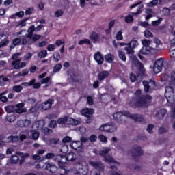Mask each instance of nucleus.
Segmentation results:
<instances>
[{
    "instance_id": "nucleus-58",
    "label": "nucleus",
    "mask_w": 175,
    "mask_h": 175,
    "mask_svg": "<svg viewBox=\"0 0 175 175\" xmlns=\"http://www.w3.org/2000/svg\"><path fill=\"white\" fill-rule=\"evenodd\" d=\"M27 75H28L27 70H23L21 72L18 74V76L24 77V76H27Z\"/></svg>"
},
{
    "instance_id": "nucleus-60",
    "label": "nucleus",
    "mask_w": 175,
    "mask_h": 175,
    "mask_svg": "<svg viewBox=\"0 0 175 175\" xmlns=\"http://www.w3.org/2000/svg\"><path fill=\"white\" fill-rule=\"evenodd\" d=\"M152 129H154V125L153 124H148V128L146 129L147 132H148V133H152Z\"/></svg>"
},
{
    "instance_id": "nucleus-21",
    "label": "nucleus",
    "mask_w": 175,
    "mask_h": 175,
    "mask_svg": "<svg viewBox=\"0 0 175 175\" xmlns=\"http://www.w3.org/2000/svg\"><path fill=\"white\" fill-rule=\"evenodd\" d=\"M44 166H45V169H46L47 170H49L51 173H55H55H57L55 172L58 170V168H57V166H55V165L53 163H45Z\"/></svg>"
},
{
    "instance_id": "nucleus-14",
    "label": "nucleus",
    "mask_w": 175,
    "mask_h": 175,
    "mask_svg": "<svg viewBox=\"0 0 175 175\" xmlns=\"http://www.w3.org/2000/svg\"><path fill=\"white\" fill-rule=\"evenodd\" d=\"M25 36H22L20 38H16L13 40L14 46H18V44H27V39H25Z\"/></svg>"
},
{
    "instance_id": "nucleus-28",
    "label": "nucleus",
    "mask_w": 175,
    "mask_h": 175,
    "mask_svg": "<svg viewBox=\"0 0 175 175\" xmlns=\"http://www.w3.org/2000/svg\"><path fill=\"white\" fill-rule=\"evenodd\" d=\"M53 103L54 101L52 99H49L46 102L42 103V109H43V110H49V109L51 108V105Z\"/></svg>"
},
{
    "instance_id": "nucleus-51",
    "label": "nucleus",
    "mask_w": 175,
    "mask_h": 175,
    "mask_svg": "<svg viewBox=\"0 0 175 175\" xmlns=\"http://www.w3.org/2000/svg\"><path fill=\"white\" fill-rule=\"evenodd\" d=\"M130 59H131V61H133V64H139V65H142V64L139 63L138 60H137L136 56L135 55L131 54V55L130 56Z\"/></svg>"
},
{
    "instance_id": "nucleus-54",
    "label": "nucleus",
    "mask_w": 175,
    "mask_h": 175,
    "mask_svg": "<svg viewBox=\"0 0 175 175\" xmlns=\"http://www.w3.org/2000/svg\"><path fill=\"white\" fill-rule=\"evenodd\" d=\"M98 139L103 143H107V137H106V136H105L103 135H99Z\"/></svg>"
},
{
    "instance_id": "nucleus-33",
    "label": "nucleus",
    "mask_w": 175,
    "mask_h": 175,
    "mask_svg": "<svg viewBox=\"0 0 175 175\" xmlns=\"http://www.w3.org/2000/svg\"><path fill=\"white\" fill-rule=\"evenodd\" d=\"M5 110L7 113H10L16 111V107L12 105H9L5 107Z\"/></svg>"
},
{
    "instance_id": "nucleus-25",
    "label": "nucleus",
    "mask_w": 175,
    "mask_h": 175,
    "mask_svg": "<svg viewBox=\"0 0 175 175\" xmlns=\"http://www.w3.org/2000/svg\"><path fill=\"white\" fill-rule=\"evenodd\" d=\"M28 136L29 139H32V140H38L39 139V132L35 131V130H31L28 133Z\"/></svg>"
},
{
    "instance_id": "nucleus-39",
    "label": "nucleus",
    "mask_w": 175,
    "mask_h": 175,
    "mask_svg": "<svg viewBox=\"0 0 175 175\" xmlns=\"http://www.w3.org/2000/svg\"><path fill=\"white\" fill-rule=\"evenodd\" d=\"M38 58H46L47 57V51L46 50H42L38 53Z\"/></svg>"
},
{
    "instance_id": "nucleus-13",
    "label": "nucleus",
    "mask_w": 175,
    "mask_h": 175,
    "mask_svg": "<svg viewBox=\"0 0 175 175\" xmlns=\"http://www.w3.org/2000/svg\"><path fill=\"white\" fill-rule=\"evenodd\" d=\"M29 125H31V120H19L16 123V126L18 128H27Z\"/></svg>"
},
{
    "instance_id": "nucleus-9",
    "label": "nucleus",
    "mask_w": 175,
    "mask_h": 175,
    "mask_svg": "<svg viewBox=\"0 0 175 175\" xmlns=\"http://www.w3.org/2000/svg\"><path fill=\"white\" fill-rule=\"evenodd\" d=\"M90 165L96 169L98 172H94V175H100V172L105 170V165L102 164L100 161H92L89 162Z\"/></svg>"
},
{
    "instance_id": "nucleus-34",
    "label": "nucleus",
    "mask_w": 175,
    "mask_h": 175,
    "mask_svg": "<svg viewBox=\"0 0 175 175\" xmlns=\"http://www.w3.org/2000/svg\"><path fill=\"white\" fill-rule=\"evenodd\" d=\"M110 151H111V149H110V148L105 147L102 148V150L99 152V154L102 157H105V155H107V154H109Z\"/></svg>"
},
{
    "instance_id": "nucleus-4",
    "label": "nucleus",
    "mask_w": 175,
    "mask_h": 175,
    "mask_svg": "<svg viewBox=\"0 0 175 175\" xmlns=\"http://www.w3.org/2000/svg\"><path fill=\"white\" fill-rule=\"evenodd\" d=\"M153 47L150 46H143V48L140 50L141 54H148L151 50H157V51H159L161 50V41L158 40L157 38H154L153 40Z\"/></svg>"
},
{
    "instance_id": "nucleus-1",
    "label": "nucleus",
    "mask_w": 175,
    "mask_h": 175,
    "mask_svg": "<svg viewBox=\"0 0 175 175\" xmlns=\"http://www.w3.org/2000/svg\"><path fill=\"white\" fill-rule=\"evenodd\" d=\"M140 95H142V90H137L135 92L137 99L133 98L130 103V106H131V107H147V106L151 103L152 96L148 95L145 97H139Z\"/></svg>"
},
{
    "instance_id": "nucleus-59",
    "label": "nucleus",
    "mask_w": 175,
    "mask_h": 175,
    "mask_svg": "<svg viewBox=\"0 0 175 175\" xmlns=\"http://www.w3.org/2000/svg\"><path fill=\"white\" fill-rule=\"evenodd\" d=\"M33 12V8H29L26 9L25 13L27 16H29V14H32Z\"/></svg>"
},
{
    "instance_id": "nucleus-64",
    "label": "nucleus",
    "mask_w": 175,
    "mask_h": 175,
    "mask_svg": "<svg viewBox=\"0 0 175 175\" xmlns=\"http://www.w3.org/2000/svg\"><path fill=\"white\" fill-rule=\"evenodd\" d=\"M57 126V122L55 120H52L49 123V128H55Z\"/></svg>"
},
{
    "instance_id": "nucleus-20",
    "label": "nucleus",
    "mask_w": 175,
    "mask_h": 175,
    "mask_svg": "<svg viewBox=\"0 0 175 175\" xmlns=\"http://www.w3.org/2000/svg\"><path fill=\"white\" fill-rule=\"evenodd\" d=\"M55 161L58 162L59 166L64 165V164L66 163V159L65 158V156L61 154L56 155Z\"/></svg>"
},
{
    "instance_id": "nucleus-30",
    "label": "nucleus",
    "mask_w": 175,
    "mask_h": 175,
    "mask_svg": "<svg viewBox=\"0 0 175 175\" xmlns=\"http://www.w3.org/2000/svg\"><path fill=\"white\" fill-rule=\"evenodd\" d=\"M82 116H84V117H88L90 118L92 114H94V109H90V108H86L81 111Z\"/></svg>"
},
{
    "instance_id": "nucleus-23",
    "label": "nucleus",
    "mask_w": 175,
    "mask_h": 175,
    "mask_svg": "<svg viewBox=\"0 0 175 175\" xmlns=\"http://www.w3.org/2000/svg\"><path fill=\"white\" fill-rule=\"evenodd\" d=\"M70 146L74 150H76L77 151H80V150H81V147H83V144L80 141H74L70 144Z\"/></svg>"
},
{
    "instance_id": "nucleus-52",
    "label": "nucleus",
    "mask_w": 175,
    "mask_h": 175,
    "mask_svg": "<svg viewBox=\"0 0 175 175\" xmlns=\"http://www.w3.org/2000/svg\"><path fill=\"white\" fill-rule=\"evenodd\" d=\"M11 161L12 163H17L19 161V158L17 155H12L11 157Z\"/></svg>"
},
{
    "instance_id": "nucleus-7",
    "label": "nucleus",
    "mask_w": 175,
    "mask_h": 175,
    "mask_svg": "<svg viewBox=\"0 0 175 175\" xmlns=\"http://www.w3.org/2000/svg\"><path fill=\"white\" fill-rule=\"evenodd\" d=\"M102 132H109L113 133L117 131V126L114 123H107L103 124L99 128Z\"/></svg>"
},
{
    "instance_id": "nucleus-35",
    "label": "nucleus",
    "mask_w": 175,
    "mask_h": 175,
    "mask_svg": "<svg viewBox=\"0 0 175 175\" xmlns=\"http://www.w3.org/2000/svg\"><path fill=\"white\" fill-rule=\"evenodd\" d=\"M105 61L108 62L109 64H111L113 61H114V56L110 53L107 54L105 56Z\"/></svg>"
},
{
    "instance_id": "nucleus-63",
    "label": "nucleus",
    "mask_w": 175,
    "mask_h": 175,
    "mask_svg": "<svg viewBox=\"0 0 175 175\" xmlns=\"http://www.w3.org/2000/svg\"><path fill=\"white\" fill-rule=\"evenodd\" d=\"M48 51H54L55 50V45L54 44H49L47 47Z\"/></svg>"
},
{
    "instance_id": "nucleus-26",
    "label": "nucleus",
    "mask_w": 175,
    "mask_h": 175,
    "mask_svg": "<svg viewBox=\"0 0 175 175\" xmlns=\"http://www.w3.org/2000/svg\"><path fill=\"white\" fill-rule=\"evenodd\" d=\"M90 38L93 43H99L100 42V36L98 33H92Z\"/></svg>"
},
{
    "instance_id": "nucleus-18",
    "label": "nucleus",
    "mask_w": 175,
    "mask_h": 175,
    "mask_svg": "<svg viewBox=\"0 0 175 175\" xmlns=\"http://www.w3.org/2000/svg\"><path fill=\"white\" fill-rule=\"evenodd\" d=\"M69 173V170H68V167L66 166L61 165L59 166V168L57 170V172L54 174L53 175H66Z\"/></svg>"
},
{
    "instance_id": "nucleus-57",
    "label": "nucleus",
    "mask_w": 175,
    "mask_h": 175,
    "mask_svg": "<svg viewBox=\"0 0 175 175\" xmlns=\"http://www.w3.org/2000/svg\"><path fill=\"white\" fill-rule=\"evenodd\" d=\"M69 142H72V137L69 136H66L62 139L63 143H69Z\"/></svg>"
},
{
    "instance_id": "nucleus-19",
    "label": "nucleus",
    "mask_w": 175,
    "mask_h": 175,
    "mask_svg": "<svg viewBox=\"0 0 175 175\" xmlns=\"http://www.w3.org/2000/svg\"><path fill=\"white\" fill-rule=\"evenodd\" d=\"M94 59L98 65H102V64H103V61H105V59L103 58V56H102V54H100V52L96 53L94 55Z\"/></svg>"
},
{
    "instance_id": "nucleus-48",
    "label": "nucleus",
    "mask_w": 175,
    "mask_h": 175,
    "mask_svg": "<svg viewBox=\"0 0 175 175\" xmlns=\"http://www.w3.org/2000/svg\"><path fill=\"white\" fill-rule=\"evenodd\" d=\"M144 8V5H139L137 10V12H133V14H134V16H138V14H142V12H143L142 10V9H143Z\"/></svg>"
},
{
    "instance_id": "nucleus-29",
    "label": "nucleus",
    "mask_w": 175,
    "mask_h": 175,
    "mask_svg": "<svg viewBox=\"0 0 175 175\" xmlns=\"http://www.w3.org/2000/svg\"><path fill=\"white\" fill-rule=\"evenodd\" d=\"M44 126V120H38L35 122L33 124V128L35 129H43V127Z\"/></svg>"
},
{
    "instance_id": "nucleus-47",
    "label": "nucleus",
    "mask_w": 175,
    "mask_h": 175,
    "mask_svg": "<svg viewBox=\"0 0 175 175\" xmlns=\"http://www.w3.org/2000/svg\"><path fill=\"white\" fill-rule=\"evenodd\" d=\"M157 5H158V0H152L147 4V6L149 8H154V6H157Z\"/></svg>"
},
{
    "instance_id": "nucleus-37",
    "label": "nucleus",
    "mask_w": 175,
    "mask_h": 175,
    "mask_svg": "<svg viewBox=\"0 0 175 175\" xmlns=\"http://www.w3.org/2000/svg\"><path fill=\"white\" fill-rule=\"evenodd\" d=\"M134 16L135 14H133V12L130 13L127 16L125 17L126 23H133Z\"/></svg>"
},
{
    "instance_id": "nucleus-45",
    "label": "nucleus",
    "mask_w": 175,
    "mask_h": 175,
    "mask_svg": "<svg viewBox=\"0 0 175 175\" xmlns=\"http://www.w3.org/2000/svg\"><path fill=\"white\" fill-rule=\"evenodd\" d=\"M68 151H69V148L68 147L67 145H63L61 147L60 152H62L63 154H66V152H68Z\"/></svg>"
},
{
    "instance_id": "nucleus-55",
    "label": "nucleus",
    "mask_w": 175,
    "mask_h": 175,
    "mask_svg": "<svg viewBox=\"0 0 175 175\" xmlns=\"http://www.w3.org/2000/svg\"><path fill=\"white\" fill-rule=\"evenodd\" d=\"M32 53H27L24 57H23V61H29L31 58H32Z\"/></svg>"
},
{
    "instance_id": "nucleus-15",
    "label": "nucleus",
    "mask_w": 175,
    "mask_h": 175,
    "mask_svg": "<svg viewBox=\"0 0 175 175\" xmlns=\"http://www.w3.org/2000/svg\"><path fill=\"white\" fill-rule=\"evenodd\" d=\"M105 162H109V163L115 165H111V169H116V166H120V163L114 160V159H113L112 157L111 156H107L105 157Z\"/></svg>"
},
{
    "instance_id": "nucleus-3",
    "label": "nucleus",
    "mask_w": 175,
    "mask_h": 175,
    "mask_svg": "<svg viewBox=\"0 0 175 175\" xmlns=\"http://www.w3.org/2000/svg\"><path fill=\"white\" fill-rule=\"evenodd\" d=\"M126 117L128 118L133 120V121H137L138 122H142V121L144 120V118H143V115L131 114V113L126 111L117 112L113 114V118H115V120H117V121L124 122Z\"/></svg>"
},
{
    "instance_id": "nucleus-42",
    "label": "nucleus",
    "mask_w": 175,
    "mask_h": 175,
    "mask_svg": "<svg viewBox=\"0 0 175 175\" xmlns=\"http://www.w3.org/2000/svg\"><path fill=\"white\" fill-rule=\"evenodd\" d=\"M53 57L55 62H59V59H61V55H59V52H56L55 54H53Z\"/></svg>"
},
{
    "instance_id": "nucleus-22",
    "label": "nucleus",
    "mask_w": 175,
    "mask_h": 175,
    "mask_svg": "<svg viewBox=\"0 0 175 175\" xmlns=\"http://www.w3.org/2000/svg\"><path fill=\"white\" fill-rule=\"evenodd\" d=\"M77 158V156L76 155V154L73 152H70L65 156L66 163L76 161Z\"/></svg>"
},
{
    "instance_id": "nucleus-43",
    "label": "nucleus",
    "mask_w": 175,
    "mask_h": 175,
    "mask_svg": "<svg viewBox=\"0 0 175 175\" xmlns=\"http://www.w3.org/2000/svg\"><path fill=\"white\" fill-rule=\"evenodd\" d=\"M61 69H62V65L61 64H56L53 68V73H58Z\"/></svg>"
},
{
    "instance_id": "nucleus-53",
    "label": "nucleus",
    "mask_w": 175,
    "mask_h": 175,
    "mask_svg": "<svg viewBox=\"0 0 175 175\" xmlns=\"http://www.w3.org/2000/svg\"><path fill=\"white\" fill-rule=\"evenodd\" d=\"M163 14L164 16H170V10L167 8H164L163 9Z\"/></svg>"
},
{
    "instance_id": "nucleus-31",
    "label": "nucleus",
    "mask_w": 175,
    "mask_h": 175,
    "mask_svg": "<svg viewBox=\"0 0 175 175\" xmlns=\"http://www.w3.org/2000/svg\"><path fill=\"white\" fill-rule=\"evenodd\" d=\"M167 111L165 109H161L157 112V114L156 115V117L157 118V120H162L163 117H165V115L166 114Z\"/></svg>"
},
{
    "instance_id": "nucleus-38",
    "label": "nucleus",
    "mask_w": 175,
    "mask_h": 175,
    "mask_svg": "<svg viewBox=\"0 0 175 175\" xmlns=\"http://www.w3.org/2000/svg\"><path fill=\"white\" fill-rule=\"evenodd\" d=\"M6 120L8 122H14L16 121V116L14 114L7 115Z\"/></svg>"
},
{
    "instance_id": "nucleus-44",
    "label": "nucleus",
    "mask_w": 175,
    "mask_h": 175,
    "mask_svg": "<svg viewBox=\"0 0 175 175\" xmlns=\"http://www.w3.org/2000/svg\"><path fill=\"white\" fill-rule=\"evenodd\" d=\"M36 81V79H32L29 83L28 82L23 83L22 85H23L24 87H28L29 85L31 87V86L33 85V83H35Z\"/></svg>"
},
{
    "instance_id": "nucleus-8",
    "label": "nucleus",
    "mask_w": 175,
    "mask_h": 175,
    "mask_svg": "<svg viewBox=\"0 0 175 175\" xmlns=\"http://www.w3.org/2000/svg\"><path fill=\"white\" fill-rule=\"evenodd\" d=\"M35 26H31L27 31V34L25 35L26 38H28L29 39L31 38V40L33 42H36L37 40H39L42 38V36L39 34L33 35V32H35Z\"/></svg>"
},
{
    "instance_id": "nucleus-41",
    "label": "nucleus",
    "mask_w": 175,
    "mask_h": 175,
    "mask_svg": "<svg viewBox=\"0 0 175 175\" xmlns=\"http://www.w3.org/2000/svg\"><path fill=\"white\" fill-rule=\"evenodd\" d=\"M129 44L132 49H136L139 46V42L136 40H132Z\"/></svg>"
},
{
    "instance_id": "nucleus-36",
    "label": "nucleus",
    "mask_w": 175,
    "mask_h": 175,
    "mask_svg": "<svg viewBox=\"0 0 175 175\" xmlns=\"http://www.w3.org/2000/svg\"><path fill=\"white\" fill-rule=\"evenodd\" d=\"M8 143H16V142H18V136L17 135H12L8 138Z\"/></svg>"
},
{
    "instance_id": "nucleus-61",
    "label": "nucleus",
    "mask_w": 175,
    "mask_h": 175,
    "mask_svg": "<svg viewBox=\"0 0 175 175\" xmlns=\"http://www.w3.org/2000/svg\"><path fill=\"white\" fill-rule=\"evenodd\" d=\"M62 14H64V12H62L61 10H58L55 12V17H61Z\"/></svg>"
},
{
    "instance_id": "nucleus-32",
    "label": "nucleus",
    "mask_w": 175,
    "mask_h": 175,
    "mask_svg": "<svg viewBox=\"0 0 175 175\" xmlns=\"http://www.w3.org/2000/svg\"><path fill=\"white\" fill-rule=\"evenodd\" d=\"M109 75H110L109 71H101L98 74V79L99 80H105L107 77V76H109Z\"/></svg>"
},
{
    "instance_id": "nucleus-6",
    "label": "nucleus",
    "mask_w": 175,
    "mask_h": 175,
    "mask_svg": "<svg viewBox=\"0 0 175 175\" xmlns=\"http://www.w3.org/2000/svg\"><path fill=\"white\" fill-rule=\"evenodd\" d=\"M167 65V62L165 61L163 58L161 57L156 60L153 66V72L156 75L159 73L165 66Z\"/></svg>"
},
{
    "instance_id": "nucleus-12",
    "label": "nucleus",
    "mask_w": 175,
    "mask_h": 175,
    "mask_svg": "<svg viewBox=\"0 0 175 175\" xmlns=\"http://www.w3.org/2000/svg\"><path fill=\"white\" fill-rule=\"evenodd\" d=\"M12 65L15 69H23V68H25V66H27V63L25 62H21V59H18L13 61Z\"/></svg>"
},
{
    "instance_id": "nucleus-56",
    "label": "nucleus",
    "mask_w": 175,
    "mask_h": 175,
    "mask_svg": "<svg viewBox=\"0 0 175 175\" xmlns=\"http://www.w3.org/2000/svg\"><path fill=\"white\" fill-rule=\"evenodd\" d=\"M8 44H9V40H5L3 42V40L0 39V49L1 47H3V46H8Z\"/></svg>"
},
{
    "instance_id": "nucleus-11",
    "label": "nucleus",
    "mask_w": 175,
    "mask_h": 175,
    "mask_svg": "<svg viewBox=\"0 0 175 175\" xmlns=\"http://www.w3.org/2000/svg\"><path fill=\"white\" fill-rule=\"evenodd\" d=\"M75 175H90L91 174V172L90 173V170L88 165H86L85 167H76L75 170L74 172Z\"/></svg>"
},
{
    "instance_id": "nucleus-2",
    "label": "nucleus",
    "mask_w": 175,
    "mask_h": 175,
    "mask_svg": "<svg viewBox=\"0 0 175 175\" xmlns=\"http://www.w3.org/2000/svg\"><path fill=\"white\" fill-rule=\"evenodd\" d=\"M175 90V72L171 73L170 79L168 81V86L165 88V96L170 105L174 103Z\"/></svg>"
},
{
    "instance_id": "nucleus-27",
    "label": "nucleus",
    "mask_w": 175,
    "mask_h": 175,
    "mask_svg": "<svg viewBox=\"0 0 175 175\" xmlns=\"http://www.w3.org/2000/svg\"><path fill=\"white\" fill-rule=\"evenodd\" d=\"M16 155H18L20 158L21 159L19 161V165H23L24 161H25L26 158H28L29 157V154L28 153H23L21 152H16Z\"/></svg>"
},
{
    "instance_id": "nucleus-16",
    "label": "nucleus",
    "mask_w": 175,
    "mask_h": 175,
    "mask_svg": "<svg viewBox=\"0 0 175 175\" xmlns=\"http://www.w3.org/2000/svg\"><path fill=\"white\" fill-rule=\"evenodd\" d=\"M132 152H133L134 157H141V155H143L144 154L142 147L137 145H135L133 147Z\"/></svg>"
},
{
    "instance_id": "nucleus-5",
    "label": "nucleus",
    "mask_w": 175,
    "mask_h": 175,
    "mask_svg": "<svg viewBox=\"0 0 175 175\" xmlns=\"http://www.w3.org/2000/svg\"><path fill=\"white\" fill-rule=\"evenodd\" d=\"M59 125H80V121L65 116L57 120Z\"/></svg>"
},
{
    "instance_id": "nucleus-46",
    "label": "nucleus",
    "mask_w": 175,
    "mask_h": 175,
    "mask_svg": "<svg viewBox=\"0 0 175 175\" xmlns=\"http://www.w3.org/2000/svg\"><path fill=\"white\" fill-rule=\"evenodd\" d=\"M12 90L15 92L20 93L21 92V91H23V87H21V85H15L13 87Z\"/></svg>"
},
{
    "instance_id": "nucleus-50",
    "label": "nucleus",
    "mask_w": 175,
    "mask_h": 175,
    "mask_svg": "<svg viewBox=\"0 0 175 175\" xmlns=\"http://www.w3.org/2000/svg\"><path fill=\"white\" fill-rule=\"evenodd\" d=\"M142 43L144 47H149L150 44H151V42L146 39L142 40Z\"/></svg>"
},
{
    "instance_id": "nucleus-24",
    "label": "nucleus",
    "mask_w": 175,
    "mask_h": 175,
    "mask_svg": "<svg viewBox=\"0 0 175 175\" xmlns=\"http://www.w3.org/2000/svg\"><path fill=\"white\" fill-rule=\"evenodd\" d=\"M16 107H17V109H15V111L18 114H23V113H27V109L23 108L24 107V103H18L16 105Z\"/></svg>"
},
{
    "instance_id": "nucleus-10",
    "label": "nucleus",
    "mask_w": 175,
    "mask_h": 175,
    "mask_svg": "<svg viewBox=\"0 0 175 175\" xmlns=\"http://www.w3.org/2000/svg\"><path fill=\"white\" fill-rule=\"evenodd\" d=\"M142 84L144 87L145 92H150V90H155L157 88V83L152 80H150L149 82L144 81Z\"/></svg>"
},
{
    "instance_id": "nucleus-40",
    "label": "nucleus",
    "mask_w": 175,
    "mask_h": 175,
    "mask_svg": "<svg viewBox=\"0 0 175 175\" xmlns=\"http://www.w3.org/2000/svg\"><path fill=\"white\" fill-rule=\"evenodd\" d=\"M118 57L124 62H125V61H126V56H125V53L122 52V51H118Z\"/></svg>"
},
{
    "instance_id": "nucleus-17",
    "label": "nucleus",
    "mask_w": 175,
    "mask_h": 175,
    "mask_svg": "<svg viewBox=\"0 0 175 175\" xmlns=\"http://www.w3.org/2000/svg\"><path fill=\"white\" fill-rule=\"evenodd\" d=\"M53 77H46L41 80V84H45L44 88H49L51 84H53Z\"/></svg>"
},
{
    "instance_id": "nucleus-49",
    "label": "nucleus",
    "mask_w": 175,
    "mask_h": 175,
    "mask_svg": "<svg viewBox=\"0 0 175 175\" xmlns=\"http://www.w3.org/2000/svg\"><path fill=\"white\" fill-rule=\"evenodd\" d=\"M124 50L126 51V54H133V53H135V51L133 50V48H132L131 46H126L124 48Z\"/></svg>"
},
{
    "instance_id": "nucleus-62",
    "label": "nucleus",
    "mask_w": 175,
    "mask_h": 175,
    "mask_svg": "<svg viewBox=\"0 0 175 175\" xmlns=\"http://www.w3.org/2000/svg\"><path fill=\"white\" fill-rule=\"evenodd\" d=\"M42 132L43 133H52L53 131L50 130V129L47 128V127H44L42 130Z\"/></svg>"
}]
</instances>
